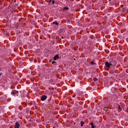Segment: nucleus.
Here are the masks:
<instances>
[{"label": "nucleus", "mask_w": 128, "mask_h": 128, "mask_svg": "<svg viewBox=\"0 0 128 128\" xmlns=\"http://www.w3.org/2000/svg\"><path fill=\"white\" fill-rule=\"evenodd\" d=\"M105 66L106 68H110V66H116V63L113 60L110 61V62L106 61L105 62Z\"/></svg>", "instance_id": "obj_1"}, {"label": "nucleus", "mask_w": 128, "mask_h": 128, "mask_svg": "<svg viewBox=\"0 0 128 128\" xmlns=\"http://www.w3.org/2000/svg\"><path fill=\"white\" fill-rule=\"evenodd\" d=\"M11 94L14 96H18V92L16 90H13L11 92Z\"/></svg>", "instance_id": "obj_2"}, {"label": "nucleus", "mask_w": 128, "mask_h": 128, "mask_svg": "<svg viewBox=\"0 0 128 128\" xmlns=\"http://www.w3.org/2000/svg\"><path fill=\"white\" fill-rule=\"evenodd\" d=\"M114 98V94L112 95H110V96H108L107 97V100H108L109 102H110Z\"/></svg>", "instance_id": "obj_3"}, {"label": "nucleus", "mask_w": 128, "mask_h": 128, "mask_svg": "<svg viewBox=\"0 0 128 128\" xmlns=\"http://www.w3.org/2000/svg\"><path fill=\"white\" fill-rule=\"evenodd\" d=\"M46 98H48V96L46 95H43L41 97V100L42 102H44V100H46Z\"/></svg>", "instance_id": "obj_4"}, {"label": "nucleus", "mask_w": 128, "mask_h": 128, "mask_svg": "<svg viewBox=\"0 0 128 128\" xmlns=\"http://www.w3.org/2000/svg\"><path fill=\"white\" fill-rule=\"evenodd\" d=\"M20 122H16L14 125L15 128H20Z\"/></svg>", "instance_id": "obj_5"}, {"label": "nucleus", "mask_w": 128, "mask_h": 128, "mask_svg": "<svg viewBox=\"0 0 128 128\" xmlns=\"http://www.w3.org/2000/svg\"><path fill=\"white\" fill-rule=\"evenodd\" d=\"M109 72H110V74H114V69H112V68L110 70Z\"/></svg>", "instance_id": "obj_6"}, {"label": "nucleus", "mask_w": 128, "mask_h": 128, "mask_svg": "<svg viewBox=\"0 0 128 128\" xmlns=\"http://www.w3.org/2000/svg\"><path fill=\"white\" fill-rule=\"evenodd\" d=\"M54 60H58V55H56L54 57Z\"/></svg>", "instance_id": "obj_7"}, {"label": "nucleus", "mask_w": 128, "mask_h": 128, "mask_svg": "<svg viewBox=\"0 0 128 128\" xmlns=\"http://www.w3.org/2000/svg\"><path fill=\"white\" fill-rule=\"evenodd\" d=\"M111 92H112V94H114V92H116V88H111Z\"/></svg>", "instance_id": "obj_8"}, {"label": "nucleus", "mask_w": 128, "mask_h": 128, "mask_svg": "<svg viewBox=\"0 0 128 128\" xmlns=\"http://www.w3.org/2000/svg\"><path fill=\"white\" fill-rule=\"evenodd\" d=\"M80 124V126H84V122L81 121Z\"/></svg>", "instance_id": "obj_9"}, {"label": "nucleus", "mask_w": 128, "mask_h": 128, "mask_svg": "<svg viewBox=\"0 0 128 128\" xmlns=\"http://www.w3.org/2000/svg\"><path fill=\"white\" fill-rule=\"evenodd\" d=\"M53 24H56V26H58V22L56 21H54L52 22Z\"/></svg>", "instance_id": "obj_10"}, {"label": "nucleus", "mask_w": 128, "mask_h": 128, "mask_svg": "<svg viewBox=\"0 0 128 128\" xmlns=\"http://www.w3.org/2000/svg\"><path fill=\"white\" fill-rule=\"evenodd\" d=\"M90 125L92 126V128H95L96 126H94V123L91 122Z\"/></svg>", "instance_id": "obj_11"}, {"label": "nucleus", "mask_w": 128, "mask_h": 128, "mask_svg": "<svg viewBox=\"0 0 128 128\" xmlns=\"http://www.w3.org/2000/svg\"><path fill=\"white\" fill-rule=\"evenodd\" d=\"M64 10H68V7H65L64 8Z\"/></svg>", "instance_id": "obj_12"}, {"label": "nucleus", "mask_w": 128, "mask_h": 128, "mask_svg": "<svg viewBox=\"0 0 128 128\" xmlns=\"http://www.w3.org/2000/svg\"><path fill=\"white\" fill-rule=\"evenodd\" d=\"M98 78H96V77H94L93 78V80H94V82H96V80H98Z\"/></svg>", "instance_id": "obj_13"}, {"label": "nucleus", "mask_w": 128, "mask_h": 128, "mask_svg": "<svg viewBox=\"0 0 128 128\" xmlns=\"http://www.w3.org/2000/svg\"><path fill=\"white\" fill-rule=\"evenodd\" d=\"M90 64L92 65L95 64L94 62V61H91L90 62Z\"/></svg>", "instance_id": "obj_14"}, {"label": "nucleus", "mask_w": 128, "mask_h": 128, "mask_svg": "<svg viewBox=\"0 0 128 128\" xmlns=\"http://www.w3.org/2000/svg\"><path fill=\"white\" fill-rule=\"evenodd\" d=\"M104 110H108V108L104 107Z\"/></svg>", "instance_id": "obj_15"}, {"label": "nucleus", "mask_w": 128, "mask_h": 128, "mask_svg": "<svg viewBox=\"0 0 128 128\" xmlns=\"http://www.w3.org/2000/svg\"><path fill=\"white\" fill-rule=\"evenodd\" d=\"M118 110H121L120 106V105H118Z\"/></svg>", "instance_id": "obj_16"}, {"label": "nucleus", "mask_w": 128, "mask_h": 128, "mask_svg": "<svg viewBox=\"0 0 128 128\" xmlns=\"http://www.w3.org/2000/svg\"><path fill=\"white\" fill-rule=\"evenodd\" d=\"M52 4H54V0L52 1Z\"/></svg>", "instance_id": "obj_17"}, {"label": "nucleus", "mask_w": 128, "mask_h": 128, "mask_svg": "<svg viewBox=\"0 0 128 128\" xmlns=\"http://www.w3.org/2000/svg\"><path fill=\"white\" fill-rule=\"evenodd\" d=\"M85 128H90V126H86Z\"/></svg>", "instance_id": "obj_18"}, {"label": "nucleus", "mask_w": 128, "mask_h": 128, "mask_svg": "<svg viewBox=\"0 0 128 128\" xmlns=\"http://www.w3.org/2000/svg\"><path fill=\"white\" fill-rule=\"evenodd\" d=\"M52 0H50V1H49V4H50V2H52Z\"/></svg>", "instance_id": "obj_19"}, {"label": "nucleus", "mask_w": 128, "mask_h": 128, "mask_svg": "<svg viewBox=\"0 0 128 128\" xmlns=\"http://www.w3.org/2000/svg\"><path fill=\"white\" fill-rule=\"evenodd\" d=\"M72 97H73V98H76V95H75V94H74L73 95Z\"/></svg>", "instance_id": "obj_20"}, {"label": "nucleus", "mask_w": 128, "mask_h": 128, "mask_svg": "<svg viewBox=\"0 0 128 128\" xmlns=\"http://www.w3.org/2000/svg\"><path fill=\"white\" fill-rule=\"evenodd\" d=\"M121 6H122H122H124V5H122Z\"/></svg>", "instance_id": "obj_21"}, {"label": "nucleus", "mask_w": 128, "mask_h": 128, "mask_svg": "<svg viewBox=\"0 0 128 128\" xmlns=\"http://www.w3.org/2000/svg\"><path fill=\"white\" fill-rule=\"evenodd\" d=\"M54 62H52V64H54Z\"/></svg>", "instance_id": "obj_22"}, {"label": "nucleus", "mask_w": 128, "mask_h": 128, "mask_svg": "<svg viewBox=\"0 0 128 128\" xmlns=\"http://www.w3.org/2000/svg\"><path fill=\"white\" fill-rule=\"evenodd\" d=\"M0 76H2V73H0Z\"/></svg>", "instance_id": "obj_23"}, {"label": "nucleus", "mask_w": 128, "mask_h": 128, "mask_svg": "<svg viewBox=\"0 0 128 128\" xmlns=\"http://www.w3.org/2000/svg\"><path fill=\"white\" fill-rule=\"evenodd\" d=\"M4 98H6V96H4Z\"/></svg>", "instance_id": "obj_24"}]
</instances>
